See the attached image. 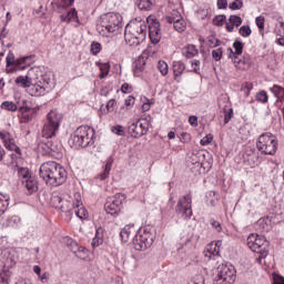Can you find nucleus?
<instances>
[{
  "mask_svg": "<svg viewBox=\"0 0 284 284\" xmlns=\"http://www.w3.org/2000/svg\"><path fill=\"white\" fill-rule=\"evenodd\" d=\"M243 48H245V44L241 42V40L236 39L233 43V49L235 50L234 54H243Z\"/></svg>",
  "mask_w": 284,
  "mask_h": 284,
  "instance_id": "44",
  "label": "nucleus"
},
{
  "mask_svg": "<svg viewBox=\"0 0 284 284\" xmlns=\"http://www.w3.org/2000/svg\"><path fill=\"white\" fill-rule=\"evenodd\" d=\"M243 24V19L239 16H230L229 21L226 22L227 32H234V26L240 28Z\"/></svg>",
  "mask_w": 284,
  "mask_h": 284,
  "instance_id": "30",
  "label": "nucleus"
},
{
  "mask_svg": "<svg viewBox=\"0 0 284 284\" xmlns=\"http://www.w3.org/2000/svg\"><path fill=\"white\" fill-rule=\"evenodd\" d=\"M212 57L214 59V61H221L222 57H223V49L219 48L212 51Z\"/></svg>",
  "mask_w": 284,
  "mask_h": 284,
  "instance_id": "48",
  "label": "nucleus"
},
{
  "mask_svg": "<svg viewBox=\"0 0 284 284\" xmlns=\"http://www.w3.org/2000/svg\"><path fill=\"white\" fill-rule=\"evenodd\" d=\"M175 212L181 219L190 220L192 219V195L186 194L179 199V202L175 206Z\"/></svg>",
  "mask_w": 284,
  "mask_h": 284,
  "instance_id": "14",
  "label": "nucleus"
},
{
  "mask_svg": "<svg viewBox=\"0 0 284 284\" xmlns=\"http://www.w3.org/2000/svg\"><path fill=\"white\" fill-rule=\"evenodd\" d=\"M192 284H205V277H203V275H197L194 277Z\"/></svg>",
  "mask_w": 284,
  "mask_h": 284,
  "instance_id": "61",
  "label": "nucleus"
},
{
  "mask_svg": "<svg viewBox=\"0 0 284 284\" xmlns=\"http://www.w3.org/2000/svg\"><path fill=\"white\" fill-rule=\"evenodd\" d=\"M36 57L33 54L22 57L19 59H14V53L9 52L7 54L6 61H7V68H14V70H26V68H30L32 65V62L34 61Z\"/></svg>",
  "mask_w": 284,
  "mask_h": 284,
  "instance_id": "13",
  "label": "nucleus"
},
{
  "mask_svg": "<svg viewBox=\"0 0 284 284\" xmlns=\"http://www.w3.org/2000/svg\"><path fill=\"white\" fill-rule=\"evenodd\" d=\"M132 91V87L128 83H123L121 87V92H123L124 94H128V92Z\"/></svg>",
  "mask_w": 284,
  "mask_h": 284,
  "instance_id": "64",
  "label": "nucleus"
},
{
  "mask_svg": "<svg viewBox=\"0 0 284 284\" xmlns=\"http://www.w3.org/2000/svg\"><path fill=\"white\" fill-rule=\"evenodd\" d=\"M209 45H211V48H219V45H221V40H216L214 37H210Z\"/></svg>",
  "mask_w": 284,
  "mask_h": 284,
  "instance_id": "56",
  "label": "nucleus"
},
{
  "mask_svg": "<svg viewBox=\"0 0 284 284\" xmlns=\"http://www.w3.org/2000/svg\"><path fill=\"white\" fill-rule=\"evenodd\" d=\"M74 201H75V206L73 209V212L78 219L81 221H84L90 216L88 213V210H85V206L83 205V202H81V193H75L74 194Z\"/></svg>",
  "mask_w": 284,
  "mask_h": 284,
  "instance_id": "19",
  "label": "nucleus"
},
{
  "mask_svg": "<svg viewBox=\"0 0 284 284\" xmlns=\"http://www.w3.org/2000/svg\"><path fill=\"white\" fill-rule=\"evenodd\" d=\"M40 77H42L41 70L39 68H32L28 71L27 75H19L16 79V85L28 90L32 85V82L37 81Z\"/></svg>",
  "mask_w": 284,
  "mask_h": 284,
  "instance_id": "16",
  "label": "nucleus"
},
{
  "mask_svg": "<svg viewBox=\"0 0 284 284\" xmlns=\"http://www.w3.org/2000/svg\"><path fill=\"white\" fill-rule=\"evenodd\" d=\"M123 28V18L119 13L109 12L100 17L97 31L101 37H110Z\"/></svg>",
  "mask_w": 284,
  "mask_h": 284,
  "instance_id": "3",
  "label": "nucleus"
},
{
  "mask_svg": "<svg viewBox=\"0 0 284 284\" xmlns=\"http://www.w3.org/2000/svg\"><path fill=\"white\" fill-rule=\"evenodd\" d=\"M225 19H227L224 14L222 16H216L214 19H213V23L214 26H223V23H225Z\"/></svg>",
  "mask_w": 284,
  "mask_h": 284,
  "instance_id": "52",
  "label": "nucleus"
},
{
  "mask_svg": "<svg viewBox=\"0 0 284 284\" xmlns=\"http://www.w3.org/2000/svg\"><path fill=\"white\" fill-rule=\"evenodd\" d=\"M152 121V116L142 115L135 123H132L129 126V132L133 139H141L144 134H148V130H150V122Z\"/></svg>",
  "mask_w": 284,
  "mask_h": 284,
  "instance_id": "11",
  "label": "nucleus"
},
{
  "mask_svg": "<svg viewBox=\"0 0 284 284\" xmlns=\"http://www.w3.org/2000/svg\"><path fill=\"white\" fill-rule=\"evenodd\" d=\"M183 72H185V63L181 61H174L173 62V74L174 79L178 81V83L181 81V77H183Z\"/></svg>",
  "mask_w": 284,
  "mask_h": 284,
  "instance_id": "29",
  "label": "nucleus"
},
{
  "mask_svg": "<svg viewBox=\"0 0 284 284\" xmlns=\"http://www.w3.org/2000/svg\"><path fill=\"white\" fill-rule=\"evenodd\" d=\"M51 202L55 207H60L61 203H63V197L61 195H53Z\"/></svg>",
  "mask_w": 284,
  "mask_h": 284,
  "instance_id": "53",
  "label": "nucleus"
},
{
  "mask_svg": "<svg viewBox=\"0 0 284 284\" xmlns=\"http://www.w3.org/2000/svg\"><path fill=\"white\" fill-rule=\"evenodd\" d=\"M0 139L3 141L7 150H11V152H17V154H21V149L17 146L14 142V138L8 132H0Z\"/></svg>",
  "mask_w": 284,
  "mask_h": 284,
  "instance_id": "21",
  "label": "nucleus"
},
{
  "mask_svg": "<svg viewBox=\"0 0 284 284\" xmlns=\"http://www.w3.org/2000/svg\"><path fill=\"white\" fill-rule=\"evenodd\" d=\"M149 37L154 45L161 41V23L159 21L155 20L149 26Z\"/></svg>",
  "mask_w": 284,
  "mask_h": 284,
  "instance_id": "20",
  "label": "nucleus"
},
{
  "mask_svg": "<svg viewBox=\"0 0 284 284\" xmlns=\"http://www.w3.org/2000/svg\"><path fill=\"white\" fill-rule=\"evenodd\" d=\"M236 278V270L232 265L221 264L213 277L214 284H232Z\"/></svg>",
  "mask_w": 284,
  "mask_h": 284,
  "instance_id": "9",
  "label": "nucleus"
},
{
  "mask_svg": "<svg viewBox=\"0 0 284 284\" xmlns=\"http://www.w3.org/2000/svg\"><path fill=\"white\" fill-rule=\"evenodd\" d=\"M63 121V114H61L57 110H51L47 114V121L42 128V136L43 139H52L57 136V132H59V128H61V122Z\"/></svg>",
  "mask_w": 284,
  "mask_h": 284,
  "instance_id": "6",
  "label": "nucleus"
},
{
  "mask_svg": "<svg viewBox=\"0 0 284 284\" xmlns=\"http://www.w3.org/2000/svg\"><path fill=\"white\" fill-rule=\"evenodd\" d=\"M51 90L52 84H50L48 80L42 78L41 80H39V82H37V80L31 82L29 89H27V92L31 97H43L44 94H48V92H50Z\"/></svg>",
  "mask_w": 284,
  "mask_h": 284,
  "instance_id": "15",
  "label": "nucleus"
},
{
  "mask_svg": "<svg viewBox=\"0 0 284 284\" xmlns=\"http://www.w3.org/2000/svg\"><path fill=\"white\" fill-rule=\"evenodd\" d=\"M18 176L21 180V183L32 178V175L30 174V170H28V168H18Z\"/></svg>",
  "mask_w": 284,
  "mask_h": 284,
  "instance_id": "39",
  "label": "nucleus"
},
{
  "mask_svg": "<svg viewBox=\"0 0 284 284\" xmlns=\"http://www.w3.org/2000/svg\"><path fill=\"white\" fill-rule=\"evenodd\" d=\"M255 23H256V26H257V28H258L260 30H264V29H265V18H263V17H257V18L255 19Z\"/></svg>",
  "mask_w": 284,
  "mask_h": 284,
  "instance_id": "55",
  "label": "nucleus"
},
{
  "mask_svg": "<svg viewBox=\"0 0 284 284\" xmlns=\"http://www.w3.org/2000/svg\"><path fill=\"white\" fill-rule=\"evenodd\" d=\"M134 97L129 95L125 100H124V105H126V108H132V105H134Z\"/></svg>",
  "mask_w": 284,
  "mask_h": 284,
  "instance_id": "59",
  "label": "nucleus"
},
{
  "mask_svg": "<svg viewBox=\"0 0 284 284\" xmlns=\"http://www.w3.org/2000/svg\"><path fill=\"white\" fill-rule=\"evenodd\" d=\"M210 225L215 230V232L221 233L223 232V226L221 225V222L216 220H211Z\"/></svg>",
  "mask_w": 284,
  "mask_h": 284,
  "instance_id": "47",
  "label": "nucleus"
},
{
  "mask_svg": "<svg viewBox=\"0 0 284 284\" xmlns=\"http://www.w3.org/2000/svg\"><path fill=\"white\" fill-rule=\"evenodd\" d=\"M10 195L0 194V216L6 214V210H8V205H10Z\"/></svg>",
  "mask_w": 284,
  "mask_h": 284,
  "instance_id": "37",
  "label": "nucleus"
},
{
  "mask_svg": "<svg viewBox=\"0 0 284 284\" xmlns=\"http://www.w3.org/2000/svg\"><path fill=\"white\" fill-rule=\"evenodd\" d=\"M77 205V200H72V197H69V200L63 199L62 203L60 204L59 209L61 212H64L65 214H71L74 212V207Z\"/></svg>",
  "mask_w": 284,
  "mask_h": 284,
  "instance_id": "26",
  "label": "nucleus"
},
{
  "mask_svg": "<svg viewBox=\"0 0 284 284\" xmlns=\"http://www.w3.org/2000/svg\"><path fill=\"white\" fill-rule=\"evenodd\" d=\"M45 145L48 150H51V152H54V154H61V151L63 150V146L59 142H54L51 140H48L45 142Z\"/></svg>",
  "mask_w": 284,
  "mask_h": 284,
  "instance_id": "36",
  "label": "nucleus"
},
{
  "mask_svg": "<svg viewBox=\"0 0 284 284\" xmlns=\"http://www.w3.org/2000/svg\"><path fill=\"white\" fill-rule=\"evenodd\" d=\"M158 69L161 72L162 77H168L170 69L168 67V62L161 60L158 62Z\"/></svg>",
  "mask_w": 284,
  "mask_h": 284,
  "instance_id": "40",
  "label": "nucleus"
},
{
  "mask_svg": "<svg viewBox=\"0 0 284 284\" xmlns=\"http://www.w3.org/2000/svg\"><path fill=\"white\" fill-rule=\"evenodd\" d=\"M125 199L126 196L123 193H116L112 197H109L104 204L106 214H111V216H119L121 210H123V201H125Z\"/></svg>",
  "mask_w": 284,
  "mask_h": 284,
  "instance_id": "12",
  "label": "nucleus"
},
{
  "mask_svg": "<svg viewBox=\"0 0 284 284\" xmlns=\"http://www.w3.org/2000/svg\"><path fill=\"white\" fill-rule=\"evenodd\" d=\"M233 63L237 70H250V58H239V55H235L233 58Z\"/></svg>",
  "mask_w": 284,
  "mask_h": 284,
  "instance_id": "31",
  "label": "nucleus"
},
{
  "mask_svg": "<svg viewBox=\"0 0 284 284\" xmlns=\"http://www.w3.org/2000/svg\"><path fill=\"white\" fill-rule=\"evenodd\" d=\"M273 284H284V277L281 275H273Z\"/></svg>",
  "mask_w": 284,
  "mask_h": 284,
  "instance_id": "60",
  "label": "nucleus"
},
{
  "mask_svg": "<svg viewBox=\"0 0 284 284\" xmlns=\"http://www.w3.org/2000/svg\"><path fill=\"white\" fill-rule=\"evenodd\" d=\"M203 159H205V153H203L202 151H197L195 153H192V155H191V161L195 165H196V163H201V161H203Z\"/></svg>",
  "mask_w": 284,
  "mask_h": 284,
  "instance_id": "42",
  "label": "nucleus"
},
{
  "mask_svg": "<svg viewBox=\"0 0 284 284\" xmlns=\"http://www.w3.org/2000/svg\"><path fill=\"white\" fill-rule=\"evenodd\" d=\"M40 179L51 185L52 187H59L68 181V171L61 164L54 161H48L41 164L39 169Z\"/></svg>",
  "mask_w": 284,
  "mask_h": 284,
  "instance_id": "1",
  "label": "nucleus"
},
{
  "mask_svg": "<svg viewBox=\"0 0 284 284\" xmlns=\"http://www.w3.org/2000/svg\"><path fill=\"white\" fill-rule=\"evenodd\" d=\"M240 34L241 37L247 38L252 34V29L250 26H243L240 28Z\"/></svg>",
  "mask_w": 284,
  "mask_h": 284,
  "instance_id": "46",
  "label": "nucleus"
},
{
  "mask_svg": "<svg viewBox=\"0 0 284 284\" xmlns=\"http://www.w3.org/2000/svg\"><path fill=\"white\" fill-rule=\"evenodd\" d=\"M100 79H105L110 74V62L100 63Z\"/></svg>",
  "mask_w": 284,
  "mask_h": 284,
  "instance_id": "41",
  "label": "nucleus"
},
{
  "mask_svg": "<svg viewBox=\"0 0 284 284\" xmlns=\"http://www.w3.org/2000/svg\"><path fill=\"white\" fill-rule=\"evenodd\" d=\"M163 21H165V23L173 24V28L176 30V32H185V28H187L185 20L181 13H179V11H173L171 16L165 17Z\"/></svg>",
  "mask_w": 284,
  "mask_h": 284,
  "instance_id": "17",
  "label": "nucleus"
},
{
  "mask_svg": "<svg viewBox=\"0 0 284 284\" xmlns=\"http://www.w3.org/2000/svg\"><path fill=\"white\" fill-rule=\"evenodd\" d=\"M219 10H225L227 8V0H217Z\"/></svg>",
  "mask_w": 284,
  "mask_h": 284,
  "instance_id": "63",
  "label": "nucleus"
},
{
  "mask_svg": "<svg viewBox=\"0 0 284 284\" xmlns=\"http://www.w3.org/2000/svg\"><path fill=\"white\" fill-rule=\"evenodd\" d=\"M255 99H256V101H257L258 103L265 104V103H267L270 97H267V92H265V91H260V92L256 93Z\"/></svg>",
  "mask_w": 284,
  "mask_h": 284,
  "instance_id": "43",
  "label": "nucleus"
},
{
  "mask_svg": "<svg viewBox=\"0 0 284 284\" xmlns=\"http://www.w3.org/2000/svg\"><path fill=\"white\" fill-rule=\"evenodd\" d=\"M10 267L6 266V263L0 260V284H8L10 283Z\"/></svg>",
  "mask_w": 284,
  "mask_h": 284,
  "instance_id": "27",
  "label": "nucleus"
},
{
  "mask_svg": "<svg viewBox=\"0 0 284 284\" xmlns=\"http://www.w3.org/2000/svg\"><path fill=\"white\" fill-rule=\"evenodd\" d=\"M230 10H241L243 8V0H235L229 6Z\"/></svg>",
  "mask_w": 284,
  "mask_h": 284,
  "instance_id": "50",
  "label": "nucleus"
},
{
  "mask_svg": "<svg viewBox=\"0 0 284 284\" xmlns=\"http://www.w3.org/2000/svg\"><path fill=\"white\" fill-rule=\"evenodd\" d=\"M246 243L252 252L258 254V256L256 257V262L262 265L263 258H267V254H270V252L267 251V247H270V242L265 240L264 236L252 233L248 235Z\"/></svg>",
  "mask_w": 284,
  "mask_h": 284,
  "instance_id": "5",
  "label": "nucleus"
},
{
  "mask_svg": "<svg viewBox=\"0 0 284 284\" xmlns=\"http://www.w3.org/2000/svg\"><path fill=\"white\" fill-rule=\"evenodd\" d=\"M60 19L61 21H64V23H72V21H79L77 9H71L67 13H62L60 16Z\"/></svg>",
  "mask_w": 284,
  "mask_h": 284,
  "instance_id": "33",
  "label": "nucleus"
},
{
  "mask_svg": "<svg viewBox=\"0 0 284 284\" xmlns=\"http://www.w3.org/2000/svg\"><path fill=\"white\" fill-rule=\"evenodd\" d=\"M19 217L18 216H12L10 220H9V227H18L19 226Z\"/></svg>",
  "mask_w": 284,
  "mask_h": 284,
  "instance_id": "57",
  "label": "nucleus"
},
{
  "mask_svg": "<svg viewBox=\"0 0 284 284\" xmlns=\"http://www.w3.org/2000/svg\"><path fill=\"white\" fill-rule=\"evenodd\" d=\"M191 65H192V68H193V72H194L195 74H201V61H199V60H193V61L191 62Z\"/></svg>",
  "mask_w": 284,
  "mask_h": 284,
  "instance_id": "51",
  "label": "nucleus"
},
{
  "mask_svg": "<svg viewBox=\"0 0 284 284\" xmlns=\"http://www.w3.org/2000/svg\"><path fill=\"white\" fill-rule=\"evenodd\" d=\"M232 116H234V110L232 108L224 109V123L227 124L232 121Z\"/></svg>",
  "mask_w": 284,
  "mask_h": 284,
  "instance_id": "45",
  "label": "nucleus"
},
{
  "mask_svg": "<svg viewBox=\"0 0 284 284\" xmlns=\"http://www.w3.org/2000/svg\"><path fill=\"white\" fill-rule=\"evenodd\" d=\"M221 245H223V241L211 242L204 251V256L209 260H216L221 256Z\"/></svg>",
  "mask_w": 284,
  "mask_h": 284,
  "instance_id": "18",
  "label": "nucleus"
},
{
  "mask_svg": "<svg viewBox=\"0 0 284 284\" xmlns=\"http://www.w3.org/2000/svg\"><path fill=\"white\" fill-rule=\"evenodd\" d=\"M22 185L24 190H27L28 194H34L39 190V183L37 182V178L32 176L22 181Z\"/></svg>",
  "mask_w": 284,
  "mask_h": 284,
  "instance_id": "25",
  "label": "nucleus"
},
{
  "mask_svg": "<svg viewBox=\"0 0 284 284\" xmlns=\"http://www.w3.org/2000/svg\"><path fill=\"white\" fill-rule=\"evenodd\" d=\"M148 61V58L140 55L134 62H133V73L134 77H141L143 73V70H145V63Z\"/></svg>",
  "mask_w": 284,
  "mask_h": 284,
  "instance_id": "24",
  "label": "nucleus"
},
{
  "mask_svg": "<svg viewBox=\"0 0 284 284\" xmlns=\"http://www.w3.org/2000/svg\"><path fill=\"white\" fill-rule=\"evenodd\" d=\"M270 92H272V94L277 99L276 101V105H281V103L284 102V88L278 85V84H274L273 87L270 88Z\"/></svg>",
  "mask_w": 284,
  "mask_h": 284,
  "instance_id": "28",
  "label": "nucleus"
},
{
  "mask_svg": "<svg viewBox=\"0 0 284 284\" xmlns=\"http://www.w3.org/2000/svg\"><path fill=\"white\" fill-rule=\"evenodd\" d=\"M112 163H114V160H112V158H109L104 165L103 172L98 175V179H100V181H105V179L110 176V172L112 171Z\"/></svg>",
  "mask_w": 284,
  "mask_h": 284,
  "instance_id": "35",
  "label": "nucleus"
},
{
  "mask_svg": "<svg viewBox=\"0 0 284 284\" xmlns=\"http://www.w3.org/2000/svg\"><path fill=\"white\" fill-rule=\"evenodd\" d=\"M1 109L2 110H7V112H17V110H19V112H21V114L23 115V119H27V121H32V115H30L31 113H34V109L28 106V102L26 100L21 102H12V101H4L1 104Z\"/></svg>",
  "mask_w": 284,
  "mask_h": 284,
  "instance_id": "10",
  "label": "nucleus"
},
{
  "mask_svg": "<svg viewBox=\"0 0 284 284\" xmlns=\"http://www.w3.org/2000/svg\"><path fill=\"white\" fill-rule=\"evenodd\" d=\"M134 232L136 231H134L133 224H130L122 229V231L120 232V236L124 243H128L130 241V236H132Z\"/></svg>",
  "mask_w": 284,
  "mask_h": 284,
  "instance_id": "34",
  "label": "nucleus"
},
{
  "mask_svg": "<svg viewBox=\"0 0 284 284\" xmlns=\"http://www.w3.org/2000/svg\"><path fill=\"white\" fill-rule=\"evenodd\" d=\"M148 38V22L141 19L131 20L124 31V39L128 45H141Z\"/></svg>",
  "mask_w": 284,
  "mask_h": 284,
  "instance_id": "2",
  "label": "nucleus"
},
{
  "mask_svg": "<svg viewBox=\"0 0 284 284\" xmlns=\"http://www.w3.org/2000/svg\"><path fill=\"white\" fill-rule=\"evenodd\" d=\"M111 131L113 132V134H116L118 136H123L125 134V132L123 131V126L121 125L112 126Z\"/></svg>",
  "mask_w": 284,
  "mask_h": 284,
  "instance_id": "54",
  "label": "nucleus"
},
{
  "mask_svg": "<svg viewBox=\"0 0 284 284\" xmlns=\"http://www.w3.org/2000/svg\"><path fill=\"white\" fill-rule=\"evenodd\" d=\"M2 256L4 261H2L6 265V267H12L19 260V256L17 255V251L7 248L3 251Z\"/></svg>",
  "mask_w": 284,
  "mask_h": 284,
  "instance_id": "22",
  "label": "nucleus"
},
{
  "mask_svg": "<svg viewBox=\"0 0 284 284\" xmlns=\"http://www.w3.org/2000/svg\"><path fill=\"white\" fill-rule=\"evenodd\" d=\"M72 248L71 251L75 254L78 258H81V261H85L88 256L90 255V251L85 248L84 246H79V244L72 240H69Z\"/></svg>",
  "mask_w": 284,
  "mask_h": 284,
  "instance_id": "23",
  "label": "nucleus"
},
{
  "mask_svg": "<svg viewBox=\"0 0 284 284\" xmlns=\"http://www.w3.org/2000/svg\"><path fill=\"white\" fill-rule=\"evenodd\" d=\"M154 7V0H139L138 8L139 10H152Z\"/></svg>",
  "mask_w": 284,
  "mask_h": 284,
  "instance_id": "38",
  "label": "nucleus"
},
{
  "mask_svg": "<svg viewBox=\"0 0 284 284\" xmlns=\"http://www.w3.org/2000/svg\"><path fill=\"white\" fill-rule=\"evenodd\" d=\"M144 100H145L146 102H144V103L142 104V111H143V112H148V111H150V108H151V105H152V102H150V100H148V98H144Z\"/></svg>",
  "mask_w": 284,
  "mask_h": 284,
  "instance_id": "62",
  "label": "nucleus"
},
{
  "mask_svg": "<svg viewBox=\"0 0 284 284\" xmlns=\"http://www.w3.org/2000/svg\"><path fill=\"white\" fill-rule=\"evenodd\" d=\"M182 54L185 59H194L199 54V49L194 44H189L182 48Z\"/></svg>",
  "mask_w": 284,
  "mask_h": 284,
  "instance_id": "32",
  "label": "nucleus"
},
{
  "mask_svg": "<svg viewBox=\"0 0 284 284\" xmlns=\"http://www.w3.org/2000/svg\"><path fill=\"white\" fill-rule=\"evenodd\" d=\"M156 239V233L154 229L145 227L140 230V232L133 239V245L138 252H145L149 247H152L154 240Z\"/></svg>",
  "mask_w": 284,
  "mask_h": 284,
  "instance_id": "8",
  "label": "nucleus"
},
{
  "mask_svg": "<svg viewBox=\"0 0 284 284\" xmlns=\"http://www.w3.org/2000/svg\"><path fill=\"white\" fill-rule=\"evenodd\" d=\"M212 139H213L212 134H207L200 141V143L201 145H210V143H212Z\"/></svg>",
  "mask_w": 284,
  "mask_h": 284,
  "instance_id": "58",
  "label": "nucleus"
},
{
  "mask_svg": "<svg viewBox=\"0 0 284 284\" xmlns=\"http://www.w3.org/2000/svg\"><path fill=\"white\" fill-rule=\"evenodd\" d=\"M94 129L90 126H79L70 136L69 145L73 150H79V148H90L94 145Z\"/></svg>",
  "mask_w": 284,
  "mask_h": 284,
  "instance_id": "4",
  "label": "nucleus"
},
{
  "mask_svg": "<svg viewBox=\"0 0 284 284\" xmlns=\"http://www.w3.org/2000/svg\"><path fill=\"white\" fill-rule=\"evenodd\" d=\"M256 148L261 154L274 156L278 150V140H276V135L270 132L263 133L256 141Z\"/></svg>",
  "mask_w": 284,
  "mask_h": 284,
  "instance_id": "7",
  "label": "nucleus"
},
{
  "mask_svg": "<svg viewBox=\"0 0 284 284\" xmlns=\"http://www.w3.org/2000/svg\"><path fill=\"white\" fill-rule=\"evenodd\" d=\"M99 52H101V43L92 42L91 43V54H94V57H97V54H99Z\"/></svg>",
  "mask_w": 284,
  "mask_h": 284,
  "instance_id": "49",
  "label": "nucleus"
}]
</instances>
